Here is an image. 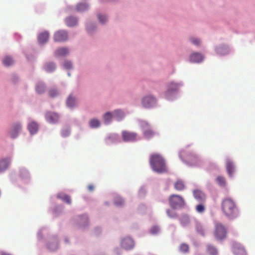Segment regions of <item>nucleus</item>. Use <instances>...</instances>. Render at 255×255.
Masks as SVG:
<instances>
[{
    "label": "nucleus",
    "instance_id": "6ab92c4d",
    "mask_svg": "<svg viewBox=\"0 0 255 255\" xmlns=\"http://www.w3.org/2000/svg\"><path fill=\"white\" fill-rule=\"evenodd\" d=\"M65 22L68 26H74L77 24V19L76 17L70 16L66 18Z\"/></svg>",
    "mask_w": 255,
    "mask_h": 255
},
{
    "label": "nucleus",
    "instance_id": "e433bc0d",
    "mask_svg": "<svg viewBox=\"0 0 255 255\" xmlns=\"http://www.w3.org/2000/svg\"><path fill=\"white\" fill-rule=\"evenodd\" d=\"M116 139V136L114 135H110L106 138V142L107 144L114 142Z\"/></svg>",
    "mask_w": 255,
    "mask_h": 255
},
{
    "label": "nucleus",
    "instance_id": "7ed1b4c3",
    "mask_svg": "<svg viewBox=\"0 0 255 255\" xmlns=\"http://www.w3.org/2000/svg\"><path fill=\"white\" fill-rule=\"evenodd\" d=\"M227 230L221 223L217 222L215 224L214 235L217 240L222 241L227 237Z\"/></svg>",
    "mask_w": 255,
    "mask_h": 255
},
{
    "label": "nucleus",
    "instance_id": "412c9836",
    "mask_svg": "<svg viewBox=\"0 0 255 255\" xmlns=\"http://www.w3.org/2000/svg\"><path fill=\"white\" fill-rule=\"evenodd\" d=\"M57 198L61 199L63 201L67 203V204H71L70 197L64 193H60L57 195Z\"/></svg>",
    "mask_w": 255,
    "mask_h": 255
},
{
    "label": "nucleus",
    "instance_id": "9d476101",
    "mask_svg": "<svg viewBox=\"0 0 255 255\" xmlns=\"http://www.w3.org/2000/svg\"><path fill=\"white\" fill-rule=\"evenodd\" d=\"M122 136L126 142L133 141L136 140L137 134L134 132L125 130L122 132Z\"/></svg>",
    "mask_w": 255,
    "mask_h": 255
},
{
    "label": "nucleus",
    "instance_id": "a211bd4d",
    "mask_svg": "<svg viewBox=\"0 0 255 255\" xmlns=\"http://www.w3.org/2000/svg\"><path fill=\"white\" fill-rule=\"evenodd\" d=\"M28 129L31 134H35L38 129V125L36 122H31L28 125Z\"/></svg>",
    "mask_w": 255,
    "mask_h": 255
},
{
    "label": "nucleus",
    "instance_id": "f8f14e48",
    "mask_svg": "<svg viewBox=\"0 0 255 255\" xmlns=\"http://www.w3.org/2000/svg\"><path fill=\"white\" fill-rule=\"evenodd\" d=\"M194 198L199 202L205 203L206 196L205 194L200 190H194L193 191Z\"/></svg>",
    "mask_w": 255,
    "mask_h": 255
},
{
    "label": "nucleus",
    "instance_id": "aec40b11",
    "mask_svg": "<svg viewBox=\"0 0 255 255\" xmlns=\"http://www.w3.org/2000/svg\"><path fill=\"white\" fill-rule=\"evenodd\" d=\"M9 164L8 159H3L0 160V172L4 171L8 167Z\"/></svg>",
    "mask_w": 255,
    "mask_h": 255
},
{
    "label": "nucleus",
    "instance_id": "f704fd0d",
    "mask_svg": "<svg viewBox=\"0 0 255 255\" xmlns=\"http://www.w3.org/2000/svg\"><path fill=\"white\" fill-rule=\"evenodd\" d=\"M189 223V219L187 216H183L181 219V224L183 226H186Z\"/></svg>",
    "mask_w": 255,
    "mask_h": 255
},
{
    "label": "nucleus",
    "instance_id": "c9c22d12",
    "mask_svg": "<svg viewBox=\"0 0 255 255\" xmlns=\"http://www.w3.org/2000/svg\"><path fill=\"white\" fill-rule=\"evenodd\" d=\"M49 95L51 98H54L58 95V92L55 89H51L48 92Z\"/></svg>",
    "mask_w": 255,
    "mask_h": 255
},
{
    "label": "nucleus",
    "instance_id": "4c0bfd02",
    "mask_svg": "<svg viewBox=\"0 0 255 255\" xmlns=\"http://www.w3.org/2000/svg\"><path fill=\"white\" fill-rule=\"evenodd\" d=\"M180 250L183 253H187L189 250V247L187 244H183L180 246Z\"/></svg>",
    "mask_w": 255,
    "mask_h": 255
},
{
    "label": "nucleus",
    "instance_id": "8fccbe9b",
    "mask_svg": "<svg viewBox=\"0 0 255 255\" xmlns=\"http://www.w3.org/2000/svg\"><path fill=\"white\" fill-rule=\"evenodd\" d=\"M87 29H88V30H90V28L89 27H87Z\"/></svg>",
    "mask_w": 255,
    "mask_h": 255
},
{
    "label": "nucleus",
    "instance_id": "ea45409f",
    "mask_svg": "<svg viewBox=\"0 0 255 255\" xmlns=\"http://www.w3.org/2000/svg\"><path fill=\"white\" fill-rule=\"evenodd\" d=\"M70 133V129L69 128H66L65 129H63L62 130L61 134L63 137H66L68 136Z\"/></svg>",
    "mask_w": 255,
    "mask_h": 255
},
{
    "label": "nucleus",
    "instance_id": "a18cd8bd",
    "mask_svg": "<svg viewBox=\"0 0 255 255\" xmlns=\"http://www.w3.org/2000/svg\"><path fill=\"white\" fill-rule=\"evenodd\" d=\"M20 175L23 177L27 176V175L28 174L27 170L24 168L20 169Z\"/></svg>",
    "mask_w": 255,
    "mask_h": 255
},
{
    "label": "nucleus",
    "instance_id": "1a4fd4ad",
    "mask_svg": "<svg viewBox=\"0 0 255 255\" xmlns=\"http://www.w3.org/2000/svg\"><path fill=\"white\" fill-rule=\"evenodd\" d=\"M68 38V34L66 31L59 30L56 32L54 35V40L56 42H62L65 41Z\"/></svg>",
    "mask_w": 255,
    "mask_h": 255
},
{
    "label": "nucleus",
    "instance_id": "de8ad7c7",
    "mask_svg": "<svg viewBox=\"0 0 255 255\" xmlns=\"http://www.w3.org/2000/svg\"><path fill=\"white\" fill-rule=\"evenodd\" d=\"M94 188V187L92 185H89L88 186V189L90 191H92Z\"/></svg>",
    "mask_w": 255,
    "mask_h": 255
},
{
    "label": "nucleus",
    "instance_id": "79ce46f5",
    "mask_svg": "<svg viewBox=\"0 0 255 255\" xmlns=\"http://www.w3.org/2000/svg\"><path fill=\"white\" fill-rule=\"evenodd\" d=\"M64 67L67 69H70L72 68V64L70 61H65L64 63Z\"/></svg>",
    "mask_w": 255,
    "mask_h": 255
},
{
    "label": "nucleus",
    "instance_id": "6e6552de",
    "mask_svg": "<svg viewBox=\"0 0 255 255\" xmlns=\"http://www.w3.org/2000/svg\"><path fill=\"white\" fill-rule=\"evenodd\" d=\"M142 105L146 108H150L153 107L156 104L155 99L151 96H148L142 99Z\"/></svg>",
    "mask_w": 255,
    "mask_h": 255
},
{
    "label": "nucleus",
    "instance_id": "2f4dec72",
    "mask_svg": "<svg viewBox=\"0 0 255 255\" xmlns=\"http://www.w3.org/2000/svg\"><path fill=\"white\" fill-rule=\"evenodd\" d=\"M88 6L86 3H79L77 5V10L78 11H84L86 10Z\"/></svg>",
    "mask_w": 255,
    "mask_h": 255
},
{
    "label": "nucleus",
    "instance_id": "a19ab883",
    "mask_svg": "<svg viewBox=\"0 0 255 255\" xmlns=\"http://www.w3.org/2000/svg\"><path fill=\"white\" fill-rule=\"evenodd\" d=\"M98 19L100 22L102 23H105L107 21V17L105 15H102L101 14L98 15Z\"/></svg>",
    "mask_w": 255,
    "mask_h": 255
},
{
    "label": "nucleus",
    "instance_id": "72a5a7b5",
    "mask_svg": "<svg viewBox=\"0 0 255 255\" xmlns=\"http://www.w3.org/2000/svg\"><path fill=\"white\" fill-rule=\"evenodd\" d=\"M216 181L220 186H225L226 184L225 179L223 176H219L217 178Z\"/></svg>",
    "mask_w": 255,
    "mask_h": 255
},
{
    "label": "nucleus",
    "instance_id": "20e7f679",
    "mask_svg": "<svg viewBox=\"0 0 255 255\" xmlns=\"http://www.w3.org/2000/svg\"><path fill=\"white\" fill-rule=\"evenodd\" d=\"M170 206L173 209L182 208L185 205L184 199L180 196L173 194L169 198Z\"/></svg>",
    "mask_w": 255,
    "mask_h": 255
},
{
    "label": "nucleus",
    "instance_id": "dca6fc26",
    "mask_svg": "<svg viewBox=\"0 0 255 255\" xmlns=\"http://www.w3.org/2000/svg\"><path fill=\"white\" fill-rule=\"evenodd\" d=\"M49 37V34L47 31H44L40 33L38 37V42L41 44L46 42Z\"/></svg>",
    "mask_w": 255,
    "mask_h": 255
},
{
    "label": "nucleus",
    "instance_id": "7c9ffc66",
    "mask_svg": "<svg viewBox=\"0 0 255 255\" xmlns=\"http://www.w3.org/2000/svg\"><path fill=\"white\" fill-rule=\"evenodd\" d=\"M174 187L177 190H183L184 189L185 186L182 181L178 180L175 183Z\"/></svg>",
    "mask_w": 255,
    "mask_h": 255
},
{
    "label": "nucleus",
    "instance_id": "4468645a",
    "mask_svg": "<svg viewBox=\"0 0 255 255\" xmlns=\"http://www.w3.org/2000/svg\"><path fill=\"white\" fill-rule=\"evenodd\" d=\"M122 246L126 250L131 249L133 246V241L130 238H126L122 241Z\"/></svg>",
    "mask_w": 255,
    "mask_h": 255
},
{
    "label": "nucleus",
    "instance_id": "423d86ee",
    "mask_svg": "<svg viewBox=\"0 0 255 255\" xmlns=\"http://www.w3.org/2000/svg\"><path fill=\"white\" fill-rule=\"evenodd\" d=\"M179 83H175L171 82L167 85V91L165 92V96L167 98H168L169 96L172 93L177 91L180 86Z\"/></svg>",
    "mask_w": 255,
    "mask_h": 255
},
{
    "label": "nucleus",
    "instance_id": "c85d7f7f",
    "mask_svg": "<svg viewBox=\"0 0 255 255\" xmlns=\"http://www.w3.org/2000/svg\"><path fill=\"white\" fill-rule=\"evenodd\" d=\"M89 124L92 128H97L100 127V122L98 120L93 119L90 121Z\"/></svg>",
    "mask_w": 255,
    "mask_h": 255
},
{
    "label": "nucleus",
    "instance_id": "cd10ccee",
    "mask_svg": "<svg viewBox=\"0 0 255 255\" xmlns=\"http://www.w3.org/2000/svg\"><path fill=\"white\" fill-rule=\"evenodd\" d=\"M76 105L75 98L69 96L67 100V105L70 108H73Z\"/></svg>",
    "mask_w": 255,
    "mask_h": 255
},
{
    "label": "nucleus",
    "instance_id": "c756f323",
    "mask_svg": "<svg viewBox=\"0 0 255 255\" xmlns=\"http://www.w3.org/2000/svg\"><path fill=\"white\" fill-rule=\"evenodd\" d=\"M13 63L12 58L9 56H6L3 60V64L5 66H9Z\"/></svg>",
    "mask_w": 255,
    "mask_h": 255
},
{
    "label": "nucleus",
    "instance_id": "f257e3e1",
    "mask_svg": "<svg viewBox=\"0 0 255 255\" xmlns=\"http://www.w3.org/2000/svg\"><path fill=\"white\" fill-rule=\"evenodd\" d=\"M149 162L152 169L156 172L162 173L166 172L167 170L165 160L159 154L153 153L151 154Z\"/></svg>",
    "mask_w": 255,
    "mask_h": 255
},
{
    "label": "nucleus",
    "instance_id": "473e14b6",
    "mask_svg": "<svg viewBox=\"0 0 255 255\" xmlns=\"http://www.w3.org/2000/svg\"><path fill=\"white\" fill-rule=\"evenodd\" d=\"M207 251L208 253L211 255H216L217 254L216 249L213 246H208Z\"/></svg>",
    "mask_w": 255,
    "mask_h": 255
},
{
    "label": "nucleus",
    "instance_id": "ddd939ff",
    "mask_svg": "<svg viewBox=\"0 0 255 255\" xmlns=\"http://www.w3.org/2000/svg\"><path fill=\"white\" fill-rule=\"evenodd\" d=\"M226 167L229 176L232 177L235 171L234 163L230 159H227L226 161Z\"/></svg>",
    "mask_w": 255,
    "mask_h": 255
},
{
    "label": "nucleus",
    "instance_id": "f3484780",
    "mask_svg": "<svg viewBox=\"0 0 255 255\" xmlns=\"http://www.w3.org/2000/svg\"><path fill=\"white\" fill-rule=\"evenodd\" d=\"M21 128V125L19 123L15 124L12 128V129L10 131V135L11 137L15 138L17 136L18 132Z\"/></svg>",
    "mask_w": 255,
    "mask_h": 255
},
{
    "label": "nucleus",
    "instance_id": "09e8293b",
    "mask_svg": "<svg viewBox=\"0 0 255 255\" xmlns=\"http://www.w3.org/2000/svg\"><path fill=\"white\" fill-rule=\"evenodd\" d=\"M0 255H10L8 254L5 253H1Z\"/></svg>",
    "mask_w": 255,
    "mask_h": 255
},
{
    "label": "nucleus",
    "instance_id": "39448f33",
    "mask_svg": "<svg viewBox=\"0 0 255 255\" xmlns=\"http://www.w3.org/2000/svg\"><path fill=\"white\" fill-rule=\"evenodd\" d=\"M142 128L144 137L147 139H150L156 134V132L152 129L147 123H143Z\"/></svg>",
    "mask_w": 255,
    "mask_h": 255
},
{
    "label": "nucleus",
    "instance_id": "58836bf2",
    "mask_svg": "<svg viewBox=\"0 0 255 255\" xmlns=\"http://www.w3.org/2000/svg\"><path fill=\"white\" fill-rule=\"evenodd\" d=\"M124 203V200L121 197H117L115 200V203L117 206L122 205Z\"/></svg>",
    "mask_w": 255,
    "mask_h": 255
},
{
    "label": "nucleus",
    "instance_id": "9b49d317",
    "mask_svg": "<svg viewBox=\"0 0 255 255\" xmlns=\"http://www.w3.org/2000/svg\"><path fill=\"white\" fill-rule=\"evenodd\" d=\"M233 252L235 255H246V251L244 248L237 242H235L233 244Z\"/></svg>",
    "mask_w": 255,
    "mask_h": 255
},
{
    "label": "nucleus",
    "instance_id": "5701e85b",
    "mask_svg": "<svg viewBox=\"0 0 255 255\" xmlns=\"http://www.w3.org/2000/svg\"><path fill=\"white\" fill-rule=\"evenodd\" d=\"M113 116L115 117L118 121H121L125 116L124 113L120 110H116L113 112Z\"/></svg>",
    "mask_w": 255,
    "mask_h": 255
},
{
    "label": "nucleus",
    "instance_id": "393cba45",
    "mask_svg": "<svg viewBox=\"0 0 255 255\" xmlns=\"http://www.w3.org/2000/svg\"><path fill=\"white\" fill-rule=\"evenodd\" d=\"M114 117L113 114L111 112H107L104 115L103 118L106 124H109L111 122L112 118Z\"/></svg>",
    "mask_w": 255,
    "mask_h": 255
},
{
    "label": "nucleus",
    "instance_id": "a878e982",
    "mask_svg": "<svg viewBox=\"0 0 255 255\" xmlns=\"http://www.w3.org/2000/svg\"><path fill=\"white\" fill-rule=\"evenodd\" d=\"M205 203H201L198 204L195 207L196 211L200 214L204 213L205 211Z\"/></svg>",
    "mask_w": 255,
    "mask_h": 255
},
{
    "label": "nucleus",
    "instance_id": "c03bdc74",
    "mask_svg": "<svg viewBox=\"0 0 255 255\" xmlns=\"http://www.w3.org/2000/svg\"><path fill=\"white\" fill-rule=\"evenodd\" d=\"M166 213L167 215L170 218H175L176 217V213L173 212H172L169 209L166 210Z\"/></svg>",
    "mask_w": 255,
    "mask_h": 255
},
{
    "label": "nucleus",
    "instance_id": "bb28decb",
    "mask_svg": "<svg viewBox=\"0 0 255 255\" xmlns=\"http://www.w3.org/2000/svg\"><path fill=\"white\" fill-rule=\"evenodd\" d=\"M55 65L53 63H48L44 66L45 70L48 72L53 71L55 69Z\"/></svg>",
    "mask_w": 255,
    "mask_h": 255
},
{
    "label": "nucleus",
    "instance_id": "0eeeda50",
    "mask_svg": "<svg viewBox=\"0 0 255 255\" xmlns=\"http://www.w3.org/2000/svg\"><path fill=\"white\" fill-rule=\"evenodd\" d=\"M45 118L47 122L51 124H55L58 122L60 116L58 113L48 112L45 115Z\"/></svg>",
    "mask_w": 255,
    "mask_h": 255
},
{
    "label": "nucleus",
    "instance_id": "f03ea898",
    "mask_svg": "<svg viewBox=\"0 0 255 255\" xmlns=\"http://www.w3.org/2000/svg\"><path fill=\"white\" fill-rule=\"evenodd\" d=\"M221 207L226 216L232 219L238 216V208L235 202L232 199L229 198L224 199L222 201Z\"/></svg>",
    "mask_w": 255,
    "mask_h": 255
},
{
    "label": "nucleus",
    "instance_id": "b1692460",
    "mask_svg": "<svg viewBox=\"0 0 255 255\" xmlns=\"http://www.w3.org/2000/svg\"><path fill=\"white\" fill-rule=\"evenodd\" d=\"M45 86L42 82L38 83L36 86V91L38 94H42L45 92Z\"/></svg>",
    "mask_w": 255,
    "mask_h": 255
},
{
    "label": "nucleus",
    "instance_id": "4be33fe9",
    "mask_svg": "<svg viewBox=\"0 0 255 255\" xmlns=\"http://www.w3.org/2000/svg\"><path fill=\"white\" fill-rule=\"evenodd\" d=\"M69 52V50L66 48H61L56 50L55 54L57 56H64L66 55Z\"/></svg>",
    "mask_w": 255,
    "mask_h": 255
},
{
    "label": "nucleus",
    "instance_id": "37998d69",
    "mask_svg": "<svg viewBox=\"0 0 255 255\" xmlns=\"http://www.w3.org/2000/svg\"><path fill=\"white\" fill-rule=\"evenodd\" d=\"M190 40L191 42L195 45H199L200 43V40L196 38H191Z\"/></svg>",
    "mask_w": 255,
    "mask_h": 255
},
{
    "label": "nucleus",
    "instance_id": "49530a36",
    "mask_svg": "<svg viewBox=\"0 0 255 255\" xmlns=\"http://www.w3.org/2000/svg\"><path fill=\"white\" fill-rule=\"evenodd\" d=\"M159 231V228L157 226H153L150 230V232L152 234H155L157 233Z\"/></svg>",
    "mask_w": 255,
    "mask_h": 255
},
{
    "label": "nucleus",
    "instance_id": "2eb2a0df",
    "mask_svg": "<svg viewBox=\"0 0 255 255\" xmlns=\"http://www.w3.org/2000/svg\"><path fill=\"white\" fill-rule=\"evenodd\" d=\"M203 56L199 53H193L190 57V60L192 62L199 63L203 61Z\"/></svg>",
    "mask_w": 255,
    "mask_h": 255
}]
</instances>
